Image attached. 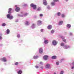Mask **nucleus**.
Here are the masks:
<instances>
[{"label":"nucleus","mask_w":74,"mask_h":74,"mask_svg":"<svg viewBox=\"0 0 74 74\" xmlns=\"http://www.w3.org/2000/svg\"><path fill=\"white\" fill-rule=\"evenodd\" d=\"M63 41L64 42L66 43V39H63Z\"/></svg>","instance_id":"obj_42"},{"label":"nucleus","mask_w":74,"mask_h":74,"mask_svg":"<svg viewBox=\"0 0 74 74\" xmlns=\"http://www.w3.org/2000/svg\"><path fill=\"white\" fill-rule=\"evenodd\" d=\"M28 14L27 13H25L24 14L23 16H24V17H25V16H27V15Z\"/></svg>","instance_id":"obj_37"},{"label":"nucleus","mask_w":74,"mask_h":74,"mask_svg":"<svg viewBox=\"0 0 74 74\" xmlns=\"http://www.w3.org/2000/svg\"><path fill=\"white\" fill-rule=\"evenodd\" d=\"M12 10V9L11 8H10L8 9V13L9 14H7L6 15V17L8 19H9L10 20H11L14 18V16H13L11 15V11Z\"/></svg>","instance_id":"obj_1"},{"label":"nucleus","mask_w":74,"mask_h":74,"mask_svg":"<svg viewBox=\"0 0 74 74\" xmlns=\"http://www.w3.org/2000/svg\"><path fill=\"white\" fill-rule=\"evenodd\" d=\"M1 26L3 27H4V26H6V24L5 23H3L1 24Z\"/></svg>","instance_id":"obj_25"},{"label":"nucleus","mask_w":74,"mask_h":74,"mask_svg":"<svg viewBox=\"0 0 74 74\" xmlns=\"http://www.w3.org/2000/svg\"><path fill=\"white\" fill-rule=\"evenodd\" d=\"M61 17L63 18H65V15L64 14H62L61 15Z\"/></svg>","instance_id":"obj_28"},{"label":"nucleus","mask_w":74,"mask_h":74,"mask_svg":"<svg viewBox=\"0 0 74 74\" xmlns=\"http://www.w3.org/2000/svg\"><path fill=\"white\" fill-rule=\"evenodd\" d=\"M73 34H72V33H70V35H71V36H72V35Z\"/></svg>","instance_id":"obj_48"},{"label":"nucleus","mask_w":74,"mask_h":74,"mask_svg":"<svg viewBox=\"0 0 74 74\" xmlns=\"http://www.w3.org/2000/svg\"><path fill=\"white\" fill-rule=\"evenodd\" d=\"M66 26L67 28H71V24H67L66 25Z\"/></svg>","instance_id":"obj_15"},{"label":"nucleus","mask_w":74,"mask_h":74,"mask_svg":"<svg viewBox=\"0 0 74 74\" xmlns=\"http://www.w3.org/2000/svg\"><path fill=\"white\" fill-rule=\"evenodd\" d=\"M56 3L55 2H52L51 3V5L52 6H54V5H55Z\"/></svg>","instance_id":"obj_21"},{"label":"nucleus","mask_w":74,"mask_h":74,"mask_svg":"<svg viewBox=\"0 0 74 74\" xmlns=\"http://www.w3.org/2000/svg\"><path fill=\"white\" fill-rule=\"evenodd\" d=\"M57 56H53L51 57V59L53 60L56 59Z\"/></svg>","instance_id":"obj_16"},{"label":"nucleus","mask_w":74,"mask_h":74,"mask_svg":"<svg viewBox=\"0 0 74 74\" xmlns=\"http://www.w3.org/2000/svg\"><path fill=\"white\" fill-rule=\"evenodd\" d=\"M49 56L47 55H44L43 56V58L45 60H48V58Z\"/></svg>","instance_id":"obj_8"},{"label":"nucleus","mask_w":74,"mask_h":74,"mask_svg":"<svg viewBox=\"0 0 74 74\" xmlns=\"http://www.w3.org/2000/svg\"><path fill=\"white\" fill-rule=\"evenodd\" d=\"M1 71H3V70H4V69H1Z\"/></svg>","instance_id":"obj_49"},{"label":"nucleus","mask_w":74,"mask_h":74,"mask_svg":"<svg viewBox=\"0 0 74 74\" xmlns=\"http://www.w3.org/2000/svg\"><path fill=\"white\" fill-rule=\"evenodd\" d=\"M51 34H53V33H55V30L52 29L51 31Z\"/></svg>","instance_id":"obj_27"},{"label":"nucleus","mask_w":74,"mask_h":74,"mask_svg":"<svg viewBox=\"0 0 74 74\" xmlns=\"http://www.w3.org/2000/svg\"><path fill=\"white\" fill-rule=\"evenodd\" d=\"M43 4L44 5H47L48 4V3H47V1L46 0H43Z\"/></svg>","instance_id":"obj_10"},{"label":"nucleus","mask_w":74,"mask_h":74,"mask_svg":"<svg viewBox=\"0 0 74 74\" xmlns=\"http://www.w3.org/2000/svg\"><path fill=\"white\" fill-rule=\"evenodd\" d=\"M39 53L42 54L43 53V49L41 48H40L39 49Z\"/></svg>","instance_id":"obj_13"},{"label":"nucleus","mask_w":74,"mask_h":74,"mask_svg":"<svg viewBox=\"0 0 74 74\" xmlns=\"http://www.w3.org/2000/svg\"><path fill=\"white\" fill-rule=\"evenodd\" d=\"M17 73L18 74H22V71L21 70V69H17Z\"/></svg>","instance_id":"obj_6"},{"label":"nucleus","mask_w":74,"mask_h":74,"mask_svg":"<svg viewBox=\"0 0 74 74\" xmlns=\"http://www.w3.org/2000/svg\"><path fill=\"white\" fill-rule=\"evenodd\" d=\"M40 64H42V62H40Z\"/></svg>","instance_id":"obj_51"},{"label":"nucleus","mask_w":74,"mask_h":74,"mask_svg":"<svg viewBox=\"0 0 74 74\" xmlns=\"http://www.w3.org/2000/svg\"><path fill=\"white\" fill-rule=\"evenodd\" d=\"M43 31H44V29H40V31L41 32H43Z\"/></svg>","instance_id":"obj_43"},{"label":"nucleus","mask_w":74,"mask_h":74,"mask_svg":"<svg viewBox=\"0 0 74 74\" xmlns=\"http://www.w3.org/2000/svg\"><path fill=\"white\" fill-rule=\"evenodd\" d=\"M19 22V20L18 19H16L15 20V22L16 23L17 22Z\"/></svg>","instance_id":"obj_34"},{"label":"nucleus","mask_w":74,"mask_h":74,"mask_svg":"<svg viewBox=\"0 0 74 74\" xmlns=\"http://www.w3.org/2000/svg\"><path fill=\"white\" fill-rule=\"evenodd\" d=\"M64 58L61 59L60 60V62H62L63 61V60H64Z\"/></svg>","instance_id":"obj_40"},{"label":"nucleus","mask_w":74,"mask_h":74,"mask_svg":"<svg viewBox=\"0 0 74 74\" xmlns=\"http://www.w3.org/2000/svg\"><path fill=\"white\" fill-rule=\"evenodd\" d=\"M25 25H27V26L29 25V22L28 21H26L25 23Z\"/></svg>","instance_id":"obj_26"},{"label":"nucleus","mask_w":74,"mask_h":74,"mask_svg":"<svg viewBox=\"0 0 74 74\" xmlns=\"http://www.w3.org/2000/svg\"><path fill=\"white\" fill-rule=\"evenodd\" d=\"M61 15V13L60 12H58L57 13V15L58 16H60Z\"/></svg>","instance_id":"obj_24"},{"label":"nucleus","mask_w":74,"mask_h":74,"mask_svg":"<svg viewBox=\"0 0 74 74\" xmlns=\"http://www.w3.org/2000/svg\"><path fill=\"white\" fill-rule=\"evenodd\" d=\"M1 61L3 62H6L7 61V58L6 57H4L3 58H1L0 59Z\"/></svg>","instance_id":"obj_3"},{"label":"nucleus","mask_w":74,"mask_h":74,"mask_svg":"<svg viewBox=\"0 0 74 74\" xmlns=\"http://www.w3.org/2000/svg\"><path fill=\"white\" fill-rule=\"evenodd\" d=\"M16 7L15 9V11L16 12H19L20 10H21V8L19 7H18V6L16 5H15V6Z\"/></svg>","instance_id":"obj_4"},{"label":"nucleus","mask_w":74,"mask_h":74,"mask_svg":"<svg viewBox=\"0 0 74 74\" xmlns=\"http://www.w3.org/2000/svg\"><path fill=\"white\" fill-rule=\"evenodd\" d=\"M40 69H41L42 70H43V67H42V66L40 67Z\"/></svg>","instance_id":"obj_45"},{"label":"nucleus","mask_w":74,"mask_h":74,"mask_svg":"<svg viewBox=\"0 0 74 74\" xmlns=\"http://www.w3.org/2000/svg\"><path fill=\"white\" fill-rule=\"evenodd\" d=\"M64 73V71H61L60 73V74H63Z\"/></svg>","instance_id":"obj_31"},{"label":"nucleus","mask_w":74,"mask_h":74,"mask_svg":"<svg viewBox=\"0 0 74 74\" xmlns=\"http://www.w3.org/2000/svg\"><path fill=\"white\" fill-rule=\"evenodd\" d=\"M23 6L24 7H27L28 6V5L26 4H25Z\"/></svg>","instance_id":"obj_38"},{"label":"nucleus","mask_w":74,"mask_h":74,"mask_svg":"<svg viewBox=\"0 0 74 74\" xmlns=\"http://www.w3.org/2000/svg\"><path fill=\"white\" fill-rule=\"evenodd\" d=\"M22 42H23V40H21L20 41V42H21V43Z\"/></svg>","instance_id":"obj_52"},{"label":"nucleus","mask_w":74,"mask_h":74,"mask_svg":"<svg viewBox=\"0 0 74 74\" xmlns=\"http://www.w3.org/2000/svg\"><path fill=\"white\" fill-rule=\"evenodd\" d=\"M39 58L38 56H33V59H38Z\"/></svg>","instance_id":"obj_20"},{"label":"nucleus","mask_w":74,"mask_h":74,"mask_svg":"<svg viewBox=\"0 0 74 74\" xmlns=\"http://www.w3.org/2000/svg\"><path fill=\"white\" fill-rule=\"evenodd\" d=\"M3 44H0V47H2V46H3Z\"/></svg>","instance_id":"obj_50"},{"label":"nucleus","mask_w":74,"mask_h":74,"mask_svg":"<svg viewBox=\"0 0 74 74\" xmlns=\"http://www.w3.org/2000/svg\"><path fill=\"white\" fill-rule=\"evenodd\" d=\"M30 7H32L33 10H36V9H37V5L34 4L33 3L31 4Z\"/></svg>","instance_id":"obj_2"},{"label":"nucleus","mask_w":74,"mask_h":74,"mask_svg":"<svg viewBox=\"0 0 74 74\" xmlns=\"http://www.w3.org/2000/svg\"><path fill=\"white\" fill-rule=\"evenodd\" d=\"M37 11H40V10H41V8L40 7H39L38 8V9H37Z\"/></svg>","instance_id":"obj_33"},{"label":"nucleus","mask_w":74,"mask_h":74,"mask_svg":"<svg viewBox=\"0 0 74 74\" xmlns=\"http://www.w3.org/2000/svg\"><path fill=\"white\" fill-rule=\"evenodd\" d=\"M44 43L45 44H48V42H49V41L47 39H45V38H44Z\"/></svg>","instance_id":"obj_9"},{"label":"nucleus","mask_w":74,"mask_h":74,"mask_svg":"<svg viewBox=\"0 0 74 74\" xmlns=\"http://www.w3.org/2000/svg\"><path fill=\"white\" fill-rule=\"evenodd\" d=\"M35 67L36 69H38V68L39 67H38V66L36 65L35 66Z\"/></svg>","instance_id":"obj_46"},{"label":"nucleus","mask_w":74,"mask_h":74,"mask_svg":"<svg viewBox=\"0 0 74 74\" xmlns=\"http://www.w3.org/2000/svg\"><path fill=\"white\" fill-rule=\"evenodd\" d=\"M39 16L40 17H42L43 16V14H39Z\"/></svg>","instance_id":"obj_35"},{"label":"nucleus","mask_w":74,"mask_h":74,"mask_svg":"<svg viewBox=\"0 0 74 74\" xmlns=\"http://www.w3.org/2000/svg\"><path fill=\"white\" fill-rule=\"evenodd\" d=\"M41 24H42V21L40 20L38 21L37 23V25L38 26H40V25H41Z\"/></svg>","instance_id":"obj_11"},{"label":"nucleus","mask_w":74,"mask_h":74,"mask_svg":"<svg viewBox=\"0 0 74 74\" xmlns=\"http://www.w3.org/2000/svg\"><path fill=\"white\" fill-rule=\"evenodd\" d=\"M65 44L63 42H61L60 44V45L61 47H63L64 46Z\"/></svg>","instance_id":"obj_23"},{"label":"nucleus","mask_w":74,"mask_h":74,"mask_svg":"<svg viewBox=\"0 0 74 74\" xmlns=\"http://www.w3.org/2000/svg\"><path fill=\"white\" fill-rule=\"evenodd\" d=\"M70 46L69 45H64V46L63 47V48L65 49H69V48H70Z\"/></svg>","instance_id":"obj_5"},{"label":"nucleus","mask_w":74,"mask_h":74,"mask_svg":"<svg viewBox=\"0 0 74 74\" xmlns=\"http://www.w3.org/2000/svg\"><path fill=\"white\" fill-rule=\"evenodd\" d=\"M10 33V29H8L6 30V34H9Z\"/></svg>","instance_id":"obj_17"},{"label":"nucleus","mask_w":74,"mask_h":74,"mask_svg":"<svg viewBox=\"0 0 74 74\" xmlns=\"http://www.w3.org/2000/svg\"><path fill=\"white\" fill-rule=\"evenodd\" d=\"M52 26L51 25H49L47 27V29H48V30H51V29H52Z\"/></svg>","instance_id":"obj_12"},{"label":"nucleus","mask_w":74,"mask_h":74,"mask_svg":"<svg viewBox=\"0 0 74 74\" xmlns=\"http://www.w3.org/2000/svg\"><path fill=\"white\" fill-rule=\"evenodd\" d=\"M52 44L53 45L55 46V45H56L58 44V42L56 41V40H54L53 41Z\"/></svg>","instance_id":"obj_7"},{"label":"nucleus","mask_w":74,"mask_h":74,"mask_svg":"<svg viewBox=\"0 0 74 74\" xmlns=\"http://www.w3.org/2000/svg\"><path fill=\"white\" fill-rule=\"evenodd\" d=\"M54 2H58L59 1V0H53Z\"/></svg>","instance_id":"obj_41"},{"label":"nucleus","mask_w":74,"mask_h":74,"mask_svg":"<svg viewBox=\"0 0 74 74\" xmlns=\"http://www.w3.org/2000/svg\"><path fill=\"white\" fill-rule=\"evenodd\" d=\"M31 27L32 29H35V28H36V27H35V24H32Z\"/></svg>","instance_id":"obj_19"},{"label":"nucleus","mask_w":74,"mask_h":74,"mask_svg":"<svg viewBox=\"0 0 74 74\" xmlns=\"http://www.w3.org/2000/svg\"><path fill=\"white\" fill-rule=\"evenodd\" d=\"M4 64H5V65L6 64H6V63H5Z\"/></svg>","instance_id":"obj_55"},{"label":"nucleus","mask_w":74,"mask_h":74,"mask_svg":"<svg viewBox=\"0 0 74 74\" xmlns=\"http://www.w3.org/2000/svg\"><path fill=\"white\" fill-rule=\"evenodd\" d=\"M3 39V37H2V36H0V40H2Z\"/></svg>","instance_id":"obj_44"},{"label":"nucleus","mask_w":74,"mask_h":74,"mask_svg":"<svg viewBox=\"0 0 74 74\" xmlns=\"http://www.w3.org/2000/svg\"><path fill=\"white\" fill-rule=\"evenodd\" d=\"M60 38H62V40H64V39L65 38H64V36H60Z\"/></svg>","instance_id":"obj_29"},{"label":"nucleus","mask_w":74,"mask_h":74,"mask_svg":"<svg viewBox=\"0 0 74 74\" xmlns=\"http://www.w3.org/2000/svg\"><path fill=\"white\" fill-rule=\"evenodd\" d=\"M20 37H21V36H20V34H18L17 35V37L18 38H20Z\"/></svg>","instance_id":"obj_39"},{"label":"nucleus","mask_w":74,"mask_h":74,"mask_svg":"<svg viewBox=\"0 0 74 74\" xmlns=\"http://www.w3.org/2000/svg\"><path fill=\"white\" fill-rule=\"evenodd\" d=\"M37 16H34V18H35V19H36L37 18Z\"/></svg>","instance_id":"obj_47"},{"label":"nucleus","mask_w":74,"mask_h":74,"mask_svg":"<svg viewBox=\"0 0 74 74\" xmlns=\"http://www.w3.org/2000/svg\"><path fill=\"white\" fill-rule=\"evenodd\" d=\"M53 74H56V73L55 72V73H54Z\"/></svg>","instance_id":"obj_54"},{"label":"nucleus","mask_w":74,"mask_h":74,"mask_svg":"<svg viewBox=\"0 0 74 74\" xmlns=\"http://www.w3.org/2000/svg\"><path fill=\"white\" fill-rule=\"evenodd\" d=\"M56 64L57 66H59V62L58 61L56 62Z\"/></svg>","instance_id":"obj_30"},{"label":"nucleus","mask_w":74,"mask_h":74,"mask_svg":"<svg viewBox=\"0 0 74 74\" xmlns=\"http://www.w3.org/2000/svg\"><path fill=\"white\" fill-rule=\"evenodd\" d=\"M18 16H20V17H24L23 15H21L20 14H17Z\"/></svg>","instance_id":"obj_22"},{"label":"nucleus","mask_w":74,"mask_h":74,"mask_svg":"<svg viewBox=\"0 0 74 74\" xmlns=\"http://www.w3.org/2000/svg\"><path fill=\"white\" fill-rule=\"evenodd\" d=\"M45 67L46 69H49V67H50V64H47L45 66Z\"/></svg>","instance_id":"obj_14"},{"label":"nucleus","mask_w":74,"mask_h":74,"mask_svg":"<svg viewBox=\"0 0 74 74\" xmlns=\"http://www.w3.org/2000/svg\"><path fill=\"white\" fill-rule=\"evenodd\" d=\"M66 1V2L68 1H69V0H65Z\"/></svg>","instance_id":"obj_53"},{"label":"nucleus","mask_w":74,"mask_h":74,"mask_svg":"<svg viewBox=\"0 0 74 74\" xmlns=\"http://www.w3.org/2000/svg\"><path fill=\"white\" fill-rule=\"evenodd\" d=\"M47 8L48 10H50L51 9V7H50V6L48 5V6H47Z\"/></svg>","instance_id":"obj_32"},{"label":"nucleus","mask_w":74,"mask_h":74,"mask_svg":"<svg viewBox=\"0 0 74 74\" xmlns=\"http://www.w3.org/2000/svg\"><path fill=\"white\" fill-rule=\"evenodd\" d=\"M63 21H59V23H58V25H62V24H63Z\"/></svg>","instance_id":"obj_18"},{"label":"nucleus","mask_w":74,"mask_h":74,"mask_svg":"<svg viewBox=\"0 0 74 74\" xmlns=\"http://www.w3.org/2000/svg\"><path fill=\"white\" fill-rule=\"evenodd\" d=\"M19 64V63L18 62H16L15 64H15V65H18V64Z\"/></svg>","instance_id":"obj_36"}]
</instances>
